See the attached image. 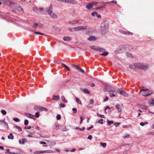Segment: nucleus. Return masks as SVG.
I'll return each mask as SVG.
<instances>
[{"mask_svg": "<svg viewBox=\"0 0 154 154\" xmlns=\"http://www.w3.org/2000/svg\"><path fill=\"white\" fill-rule=\"evenodd\" d=\"M109 27V22L106 20L103 22L101 24L100 31L103 34L106 33L108 31Z\"/></svg>", "mask_w": 154, "mask_h": 154, "instance_id": "obj_1", "label": "nucleus"}, {"mask_svg": "<svg viewBox=\"0 0 154 154\" xmlns=\"http://www.w3.org/2000/svg\"><path fill=\"white\" fill-rule=\"evenodd\" d=\"M140 91L141 92V94L143 96L145 97L148 96L153 93L152 91H149L147 89H142L140 90Z\"/></svg>", "mask_w": 154, "mask_h": 154, "instance_id": "obj_2", "label": "nucleus"}, {"mask_svg": "<svg viewBox=\"0 0 154 154\" xmlns=\"http://www.w3.org/2000/svg\"><path fill=\"white\" fill-rule=\"evenodd\" d=\"M136 66L137 68H139L143 70H146L149 67V65H143V64L138 63L136 64Z\"/></svg>", "mask_w": 154, "mask_h": 154, "instance_id": "obj_3", "label": "nucleus"}, {"mask_svg": "<svg viewBox=\"0 0 154 154\" xmlns=\"http://www.w3.org/2000/svg\"><path fill=\"white\" fill-rule=\"evenodd\" d=\"M87 27L86 26H79L76 27H75L74 30L76 31H82L87 29Z\"/></svg>", "mask_w": 154, "mask_h": 154, "instance_id": "obj_4", "label": "nucleus"}, {"mask_svg": "<svg viewBox=\"0 0 154 154\" xmlns=\"http://www.w3.org/2000/svg\"><path fill=\"white\" fill-rule=\"evenodd\" d=\"M47 12L51 17L54 19H57L58 18L57 15L56 14L53 13L52 10H48Z\"/></svg>", "mask_w": 154, "mask_h": 154, "instance_id": "obj_5", "label": "nucleus"}, {"mask_svg": "<svg viewBox=\"0 0 154 154\" xmlns=\"http://www.w3.org/2000/svg\"><path fill=\"white\" fill-rule=\"evenodd\" d=\"M34 109L36 111L39 110V111H47L48 110L47 109L43 107L35 106L34 107Z\"/></svg>", "mask_w": 154, "mask_h": 154, "instance_id": "obj_6", "label": "nucleus"}, {"mask_svg": "<svg viewBox=\"0 0 154 154\" xmlns=\"http://www.w3.org/2000/svg\"><path fill=\"white\" fill-rule=\"evenodd\" d=\"M72 65L73 67L75 68L76 69L78 70L81 72L83 73H84L85 72L84 71L78 66L74 64H72Z\"/></svg>", "mask_w": 154, "mask_h": 154, "instance_id": "obj_7", "label": "nucleus"}, {"mask_svg": "<svg viewBox=\"0 0 154 154\" xmlns=\"http://www.w3.org/2000/svg\"><path fill=\"white\" fill-rule=\"evenodd\" d=\"M119 31L120 33L124 35H133V33L129 31H125L121 29H119Z\"/></svg>", "mask_w": 154, "mask_h": 154, "instance_id": "obj_8", "label": "nucleus"}, {"mask_svg": "<svg viewBox=\"0 0 154 154\" xmlns=\"http://www.w3.org/2000/svg\"><path fill=\"white\" fill-rule=\"evenodd\" d=\"M117 92L125 97H127L128 95V94L123 90H118Z\"/></svg>", "mask_w": 154, "mask_h": 154, "instance_id": "obj_9", "label": "nucleus"}, {"mask_svg": "<svg viewBox=\"0 0 154 154\" xmlns=\"http://www.w3.org/2000/svg\"><path fill=\"white\" fill-rule=\"evenodd\" d=\"M109 92V96L110 97H115L117 94L116 92L113 90H110Z\"/></svg>", "mask_w": 154, "mask_h": 154, "instance_id": "obj_10", "label": "nucleus"}, {"mask_svg": "<svg viewBox=\"0 0 154 154\" xmlns=\"http://www.w3.org/2000/svg\"><path fill=\"white\" fill-rule=\"evenodd\" d=\"M25 116L27 117L32 119H34L35 116L34 115L30 114L29 113H26L25 114Z\"/></svg>", "mask_w": 154, "mask_h": 154, "instance_id": "obj_11", "label": "nucleus"}, {"mask_svg": "<svg viewBox=\"0 0 154 154\" xmlns=\"http://www.w3.org/2000/svg\"><path fill=\"white\" fill-rule=\"evenodd\" d=\"M15 8L16 9L17 11H23V8H21L20 6L18 5V6H15Z\"/></svg>", "mask_w": 154, "mask_h": 154, "instance_id": "obj_12", "label": "nucleus"}, {"mask_svg": "<svg viewBox=\"0 0 154 154\" xmlns=\"http://www.w3.org/2000/svg\"><path fill=\"white\" fill-rule=\"evenodd\" d=\"M66 2L72 4H76L77 2L74 0H66Z\"/></svg>", "mask_w": 154, "mask_h": 154, "instance_id": "obj_13", "label": "nucleus"}, {"mask_svg": "<svg viewBox=\"0 0 154 154\" xmlns=\"http://www.w3.org/2000/svg\"><path fill=\"white\" fill-rule=\"evenodd\" d=\"M88 39L89 41H92L96 40V38L94 36H91L88 38Z\"/></svg>", "mask_w": 154, "mask_h": 154, "instance_id": "obj_14", "label": "nucleus"}, {"mask_svg": "<svg viewBox=\"0 0 154 154\" xmlns=\"http://www.w3.org/2000/svg\"><path fill=\"white\" fill-rule=\"evenodd\" d=\"M2 1L3 3L6 5H8L11 3L10 0H2Z\"/></svg>", "mask_w": 154, "mask_h": 154, "instance_id": "obj_15", "label": "nucleus"}, {"mask_svg": "<svg viewBox=\"0 0 154 154\" xmlns=\"http://www.w3.org/2000/svg\"><path fill=\"white\" fill-rule=\"evenodd\" d=\"M63 39L64 41H69L71 40L72 38L69 36H64Z\"/></svg>", "mask_w": 154, "mask_h": 154, "instance_id": "obj_16", "label": "nucleus"}, {"mask_svg": "<svg viewBox=\"0 0 154 154\" xmlns=\"http://www.w3.org/2000/svg\"><path fill=\"white\" fill-rule=\"evenodd\" d=\"M6 151H7V152L6 153V154H23L22 153H20V152L17 153H14V152H9V149H7L6 150Z\"/></svg>", "mask_w": 154, "mask_h": 154, "instance_id": "obj_17", "label": "nucleus"}, {"mask_svg": "<svg viewBox=\"0 0 154 154\" xmlns=\"http://www.w3.org/2000/svg\"><path fill=\"white\" fill-rule=\"evenodd\" d=\"M116 107L117 109H118V111L119 112H122V109L121 107V106L119 105L118 104L116 105Z\"/></svg>", "mask_w": 154, "mask_h": 154, "instance_id": "obj_18", "label": "nucleus"}, {"mask_svg": "<svg viewBox=\"0 0 154 154\" xmlns=\"http://www.w3.org/2000/svg\"><path fill=\"white\" fill-rule=\"evenodd\" d=\"M93 7V5L92 3L88 4L86 6L85 8L88 9H90V8Z\"/></svg>", "mask_w": 154, "mask_h": 154, "instance_id": "obj_19", "label": "nucleus"}, {"mask_svg": "<svg viewBox=\"0 0 154 154\" xmlns=\"http://www.w3.org/2000/svg\"><path fill=\"white\" fill-rule=\"evenodd\" d=\"M149 103L150 105L154 106V100L153 99L149 100Z\"/></svg>", "mask_w": 154, "mask_h": 154, "instance_id": "obj_20", "label": "nucleus"}, {"mask_svg": "<svg viewBox=\"0 0 154 154\" xmlns=\"http://www.w3.org/2000/svg\"><path fill=\"white\" fill-rule=\"evenodd\" d=\"M26 142V140L24 138L21 141V140H19V142L20 144H23Z\"/></svg>", "mask_w": 154, "mask_h": 154, "instance_id": "obj_21", "label": "nucleus"}, {"mask_svg": "<svg viewBox=\"0 0 154 154\" xmlns=\"http://www.w3.org/2000/svg\"><path fill=\"white\" fill-rule=\"evenodd\" d=\"M8 138L9 139H11L13 140L14 138V136L12 133H10L9 135L8 136Z\"/></svg>", "mask_w": 154, "mask_h": 154, "instance_id": "obj_22", "label": "nucleus"}, {"mask_svg": "<svg viewBox=\"0 0 154 154\" xmlns=\"http://www.w3.org/2000/svg\"><path fill=\"white\" fill-rule=\"evenodd\" d=\"M61 99L62 101L65 103H67V100L65 99V97L63 96L61 97Z\"/></svg>", "mask_w": 154, "mask_h": 154, "instance_id": "obj_23", "label": "nucleus"}, {"mask_svg": "<svg viewBox=\"0 0 154 154\" xmlns=\"http://www.w3.org/2000/svg\"><path fill=\"white\" fill-rule=\"evenodd\" d=\"M137 63H135V65H130L129 66V68L131 69H135L136 68V67L137 68V67L136 66V64Z\"/></svg>", "mask_w": 154, "mask_h": 154, "instance_id": "obj_24", "label": "nucleus"}, {"mask_svg": "<svg viewBox=\"0 0 154 154\" xmlns=\"http://www.w3.org/2000/svg\"><path fill=\"white\" fill-rule=\"evenodd\" d=\"M82 91H83L85 93H86L88 94H90V92L86 88H84L82 89Z\"/></svg>", "mask_w": 154, "mask_h": 154, "instance_id": "obj_25", "label": "nucleus"}, {"mask_svg": "<svg viewBox=\"0 0 154 154\" xmlns=\"http://www.w3.org/2000/svg\"><path fill=\"white\" fill-rule=\"evenodd\" d=\"M109 54V53L107 52L104 51L103 53L100 54V55H102L103 56H106L107 55Z\"/></svg>", "mask_w": 154, "mask_h": 154, "instance_id": "obj_26", "label": "nucleus"}, {"mask_svg": "<svg viewBox=\"0 0 154 154\" xmlns=\"http://www.w3.org/2000/svg\"><path fill=\"white\" fill-rule=\"evenodd\" d=\"M90 48L91 49L96 51H97V49H98V48L97 47L94 46H91L90 47Z\"/></svg>", "mask_w": 154, "mask_h": 154, "instance_id": "obj_27", "label": "nucleus"}, {"mask_svg": "<svg viewBox=\"0 0 154 154\" xmlns=\"http://www.w3.org/2000/svg\"><path fill=\"white\" fill-rule=\"evenodd\" d=\"M100 145L102 146L103 148H105L106 145V143H103V142H100Z\"/></svg>", "mask_w": 154, "mask_h": 154, "instance_id": "obj_28", "label": "nucleus"}, {"mask_svg": "<svg viewBox=\"0 0 154 154\" xmlns=\"http://www.w3.org/2000/svg\"><path fill=\"white\" fill-rule=\"evenodd\" d=\"M76 100L77 103L78 104H79L81 105H82V103L80 100L77 98H76Z\"/></svg>", "mask_w": 154, "mask_h": 154, "instance_id": "obj_29", "label": "nucleus"}, {"mask_svg": "<svg viewBox=\"0 0 154 154\" xmlns=\"http://www.w3.org/2000/svg\"><path fill=\"white\" fill-rule=\"evenodd\" d=\"M148 124V122H141L140 123V125H141L142 126H143L145 125H147Z\"/></svg>", "mask_w": 154, "mask_h": 154, "instance_id": "obj_30", "label": "nucleus"}, {"mask_svg": "<svg viewBox=\"0 0 154 154\" xmlns=\"http://www.w3.org/2000/svg\"><path fill=\"white\" fill-rule=\"evenodd\" d=\"M61 64L64 67H65L66 69L69 71L70 69L64 63H61Z\"/></svg>", "mask_w": 154, "mask_h": 154, "instance_id": "obj_31", "label": "nucleus"}, {"mask_svg": "<svg viewBox=\"0 0 154 154\" xmlns=\"http://www.w3.org/2000/svg\"><path fill=\"white\" fill-rule=\"evenodd\" d=\"M97 51L100 52H103L105 51V49L103 48H99L97 49Z\"/></svg>", "mask_w": 154, "mask_h": 154, "instance_id": "obj_32", "label": "nucleus"}, {"mask_svg": "<svg viewBox=\"0 0 154 154\" xmlns=\"http://www.w3.org/2000/svg\"><path fill=\"white\" fill-rule=\"evenodd\" d=\"M59 98V97L58 96H54L52 99L54 100H58Z\"/></svg>", "mask_w": 154, "mask_h": 154, "instance_id": "obj_33", "label": "nucleus"}, {"mask_svg": "<svg viewBox=\"0 0 154 154\" xmlns=\"http://www.w3.org/2000/svg\"><path fill=\"white\" fill-rule=\"evenodd\" d=\"M33 32L36 34H38V35H44V34L43 33L39 32H38L36 31H33Z\"/></svg>", "mask_w": 154, "mask_h": 154, "instance_id": "obj_34", "label": "nucleus"}, {"mask_svg": "<svg viewBox=\"0 0 154 154\" xmlns=\"http://www.w3.org/2000/svg\"><path fill=\"white\" fill-rule=\"evenodd\" d=\"M78 22H79V21L78 20H74L72 21V22H71L70 23L71 24H76V23H78Z\"/></svg>", "mask_w": 154, "mask_h": 154, "instance_id": "obj_35", "label": "nucleus"}, {"mask_svg": "<svg viewBox=\"0 0 154 154\" xmlns=\"http://www.w3.org/2000/svg\"><path fill=\"white\" fill-rule=\"evenodd\" d=\"M15 127L16 128H17L18 129V130L19 131H22V129L20 127H19V126H18L17 125H15Z\"/></svg>", "mask_w": 154, "mask_h": 154, "instance_id": "obj_36", "label": "nucleus"}, {"mask_svg": "<svg viewBox=\"0 0 154 154\" xmlns=\"http://www.w3.org/2000/svg\"><path fill=\"white\" fill-rule=\"evenodd\" d=\"M107 123L108 125H110L111 124H113V122L112 121L108 120Z\"/></svg>", "mask_w": 154, "mask_h": 154, "instance_id": "obj_37", "label": "nucleus"}, {"mask_svg": "<svg viewBox=\"0 0 154 154\" xmlns=\"http://www.w3.org/2000/svg\"><path fill=\"white\" fill-rule=\"evenodd\" d=\"M74 28H75V27H73L72 28H69L68 30L69 31H71V32L76 31L74 30L75 29H74Z\"/></svg>", "mask_w": 154, "mask_h": 154, "instance_id": "obj_38", "label": "nucleus"}, {"mask_svg": "<svg viewBox=\"0 0 154 154\" xmlns=\"http://www.w3.org/2000/svg\"><path fill=\"white\" fill-rule=\"evenodd\" d=\"M29 123V121L28 120H25L24 121V124L25 125H27Z\"/></svg>", "mask_w": 154, "mask_h": 154, "instance_id": "obj_39", "label": "nucleus"}, {"mask_svg": "<svg viewBox=\"0 0 154 154\" xmlns=\"http://www.w3.org/2000/svg\"><path fill=\"white\" fill-rule=\"evenodd\" d=\"M13 120L16 122H19L20 121V120L19 119L17 118H15L13 119Z\"/></svg>", "mask_w": 154, "mask_h": 154, "instance_id": "obj_40", "label": "nucleus"}, {"mask_svg": "<svg viewBox=\"0 0 154 154\" xmlns=\"http://www.w3.org/2000/svg\"><path fill=\"white\" fill-rule=\"evenodd\" d=\"M39 112H36L35 113V117H36L37 118H38L39 117Z\"/></svg>", "mask_w": 154, "mask_h": 154, "instance_id": "obj_41", "label": "nucleus"}, {"mask_svg": "<svg viewBox=\"0 0 154 154\" xmlns=\"http://www.w3.org/2000/svg\"><path fill=\"white\" fill-rule=\"evenodd\" d=\"M97 116L100 118H104V115H100L99 113H97Z\"/></svg>", "mask_w": 154, "mask_h": 154, "instance_id": "obj_42", "label": "nucleus"}, {"mask_svg": "<svg viewBox=\"0 0 154 154\" xmlns=\"http://www.w3.org/2000/svg\"><path fill=\"white\" fill-rule=\"evenodd\" d=\"M103 119H100V120L98 121V122L99 123H100L101 124H103Z\"/></svg>", "mask_w": 154, "mask_h": 154, "instance_id": "obj_43", "label": "nucleus"}, {"mask_svg": "<svg viewBox=\"0 0 154 154\" xmlns=\"http://www.w3.org/2000/svg\"><path fill=\"white\" fill-rule=\"evenodd\" d=\"M1 112L4 115H5L6 114V112L4 110H2Z\"/></svg>", "mask_w": 154, "mask_h": 154, "instance_id": "obj_44", "label": "nucleus"}, {"mask_svg": "<svg viewBox=\"0 0 154 154\" xmlns=\"http://www.w3.org/2000/svg\"><path fill=\"white\" fill-rule=\"evenodd\" d=\"M33 11L35 12L38 13L39 11L37 9V8H33Z\"/></svg>", "mask_w": 154, "mask_h": 154, "instance_id": "obj_45", "label": "nucleus"}, {"mask_svg": "<svg viewBox=\"0 0 154 154\" xmlns=\"http://www.w3.org/2000/svg\"><path fill=\"white\" fill-rule=\"evenodd\" d=\"M57 120H59L61 119V116L60 114H58L57 116Z\"/></svg>", "mask_w": 154, "mask_h": 154, "instance_id": "obj_46", "label": "nucleus"}, {"mask_svg": "<svg viewBox=\"0 0 154 154\" xmlns=\"http://www.w3.org/2000/svg\"><path fill=\"white\" fill-rule=\"evenodd\" d=\"M72 111L74 112L75 113H76L77 112V109L75 108H73L72 109Z\"/></svg>", "mask_w": 154, "mask_h": 154, "instance_id": "obj_47", "label": "nucleus"}, {"mask_svg": "<svg viewBox=\"0 0 154 154\" xmlns=\"http://www.w3.org/2000/svg\"><path fill=\"white\" fill-rule=\"evenodd\" d=\"M130 137V135L128 134H126L125 136H124L123 138L124 139L129 138Z\"/></svg>", "mask_w": 154, "mask_h": 154, "instance_id": "obj_48", "label": "nucleus"}, {"mask_svg": "<svg viewBox=\"0 0 154 154\" xmlns=\"http://www.w3.org/2000/svg\"><path fill=\"white\" fill-rule=\"evenodd\" d=\"M38 26V24L36 23H34V25L33 26V27L34 28H36V26Z\"/></svg>", "mask_w": 154, "mask_h": 154, "instance_id": "obj_49", "label": "nucleus"}, {"mask_svg": "<svg viewBox=\"0 0 154 154\" xmlns=\"http://www.w3.org/2000/svg\"><path fill=\"white\" fill-rule=\"evenodd\" d=\"M3 123H4V126H6V127L7 128H8V123L7 122H4Z\"/></svg>", "mask_w": 154, "mask_h": 154, "instance_id": "obj_50", "label": "nucleus"}, {"mask_svg": "<svg viewBox=\"0 0 154 154\" xmlns=\"http://www.w3.org/2000/svg\"><path fill=\"white\" fill-rule=\"evenodd\" d=\"M97 14V12H93L91 14L93 16H94Z\"/></svg>", "mask_w": 154, "mask_h": 154, "instance_id": "obj_51", "label": "nucleus"}, {"mask_svg": "<svg viewBox=\"0 0 154 154\" xmlns=\"http://www.w3.org/2000/svg\"><path fill=\"white\" fill-rule=\"evenodd\" d=\"M65 106V105L64 104H61L60 105V107H64Z\"/></svg>", "mask_w": 154, "mask_h": 154, "instance_id": "obj_52", "label": "nucleus"}, {"mask_svg": "<svg viewBox=\"0 0 154 154\" xmlns=\"http://www.w3.org/2000/svg\"><path fill=\"white\" fill-rule=\"evenodd\" d=\"M31 128V127L30 126H28L27 127L25 126L24 127V128L25 129H30Z\"/></svg>", "mask_w": 154, "mask_h": 154, "instance_id": "obj_53", "label": "nucleus"}, {"mask_svg": "<svg viewBox=\"0 0 154 154\" xmlns=\"http://www.w3.org/2000/svg\"><path fill=\"white\" fill-rule=\"evenodd\" d=\"M35 153H42V151H36L34 152Z\"/></svg>", "mask_w": 154, "mask_h": 154, "instance_id": "obj_54", "label": "nucleus"}, {"mask_svg": "<svg viewBox=\"0 0 154 154\" xmlns=\"http://www.w3.org/2000/svg\"><path fill=\"white\" fill-rule=\"evenodd\" d=\"M117 1L115 0H113L111 1V3H113L116 4L117 3Z\"/></svg>", "mask_w": 154, "mask_h": 154, "instance_id": "obj_55", "label": "nucleus"}, {"mask_svg": "<svg viewBox=\"0 0 154 154\" xmlns=\"http://www.w3.org/2000/svg\"><path fill=\"white\" fill-rule=\"evenodd\" d=\"M42 153L44 152H51L49 151V150H45V151H42Z\"/></svg>", "mask_w": 154, "mask_h": 154, "instance_id": "obj_56", "label": "nucleus"}, {"mask_svg": "<svg viewBox=\"0 0 154 154\" xmlns=\"http://www.w3.org/2000/svg\"><path fill=\"white\" fill-rule=\"evenodd\" d=\"M108 100V98L107 97L104 99L103 100L104 101L106 102V101H107Z\"/></svg>", "mask_w": 154, "mask_h": 154, "instance_id": "obj_57", "label": "nucleus"}, {"mask_svg": "<svg viewBox=\"0 0 154 154\" xmlns=\"http://www.w3.org/2000/svg\"><path fill=\"white\" fill-rule=\"evenodd\" d=\"M96 15L97 16V17L98 18H100L101 17V15L100 14H98L97 13V14H96Z\"/></svg>", "mask_w": 154, "mask_h": 154, "instance_id": "obj_58", "label": "nucleus"}, {"mask_svg": "<svg viewBox=\"0 0 154 154\" xmlns=\"http://www.w3.org/2000/svg\"><path fill=\"white\" fill-rule=\"evenodd\" d=\"M92 138V136L91 135H89L88 137V139L91 140Z\"/></svg>", "mask_w": 154, "mask_h": 154, "instance_id": "obj_59", "label": "nucleus"}, {"mask_svg": "<svg viewBox=\"0 0 154 154\" xmlns=\"http://www.w3.org/2000/svg\"><path fill=\"white\" fill-rule=\"evenodd\" d=\"M59 127V126L58 124H56L55 125V127L57 128V129Z\"/></svg>", "mask_w": 154, "mask_h": 154, "instance_id": "obj_60", "label": "nucleus"}, {"mask_svg": "<svg viewBox=\"0 0 154 154\" xmlns=\"http://www.w3.org/2000/svg\"><path fill=\"white\" fill-rule=\"evenodd\" d=\"M90 103L91 104H92L94 102V100L93 99H91L90 100Z\"/></svg>", "mask_w": 154, "mask_h": 154, "instance_id": "obj_61", "label": "nucleus"}, {"mask_svg": "<svg viewBox=\"0 0 154 154\" xmlns=\"http://www.w3.org/2000/svg\"><path fill=\"white\" fill-rule=\"evenodd\" d=\"M52 8H53L52 6V5H50L49 9L48 10H52Z\"/></svg>", "mask_w": 154, "mask_h": 154, "instance_id": "obj_62", "label": "nucleus"}, {"mask_svg": "<svg viewBox=\"0 0 154 154\" xmlns=\"http://www.w3.org/2000/svg\"><path fill=\"white\" fill-rule=\"evenodd\" d=\"M85 128V127H84L82 128H79V129L80 130V131H82L84 130V129Z\"/></svg>", "mask_w": 154, "mask_h": 154, "instance_id": "obj_63", "label": "nucleus"}, {"mask_svg": "<svg viewBox=\"0 0 154 154\" xmlns=\"http://www.w3.org/2000/svg\"><path fill=\"white\" fill-rule=\"evenodd\" d=\"M120 123H116L114 124V125L116 126H117L119 125Z\"/></svg>", "mask_w": 154, "mask_h": 154, "instance_id": "obj_64", "label": "nucleus"}]
</instances>
